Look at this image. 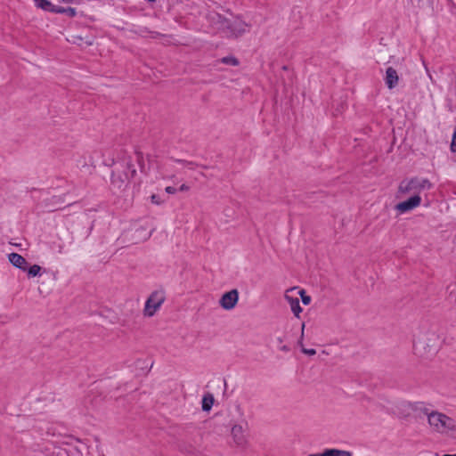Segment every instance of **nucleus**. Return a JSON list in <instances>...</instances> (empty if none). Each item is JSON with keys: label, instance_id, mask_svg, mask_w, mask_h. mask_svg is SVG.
<instances>
[{"label": "nucleus", "instance_id": "f257e3e1", "mask_svg": "<svg viewBox=\"0 0 456 456\" xmlns=\"http://www.w3.org/2000/svg\"><path fill=\"white\" fill-rule=\"evenodd\" d=\"M113 167L111 185L118 190H123L136 175L133 159L130 156L124 155L122 158L113 160Z\"/></svg>", "mask_w": 456, "mask_h": 456}, {"label": "nucleus", "instance_id": "f03ea898", "mask_svg": "<svg viewBox=\"0 0 456 456\" xmlns=\"http://www.w3.org/2000/svg\"><path fill=\"white\" fill-rule=\"evenodd\" d=\"M432 187L433 184L428 178L415 176L411 179H404L398 186L397 197L410 192L419 195L422 191L430 190Z\"/></svg>", "mask_w": 456, "mask_h": 456}, {"label": "nucleus", "instance_id": "7ed1b4c3", "mask_svg": "<svg viewBox=\"0 0 456 456\" xmlns=\"http://www.w3.org/2000/svg\"><path fill=\"white\" fill-rule=\"evenodd\" d=\"M428 425L439 434H444L449 431L456 433V420L446 414L435 411L429 417Z\"/></svg>", "mask_w": 456, "mask_h": 456}, {"label": "nucleus", "instance_id": "20e7f679", "mask_svg": "<svg viewBox=\"0 0 456 456\" xmlns=\"http://www.w3.org/2000/svg\"><path fill=\"white\" fill-rule=\"evenodd\" d=\"M166 299L163 290H155L148 297L144 307V315L151 317L157 310L161 306Z\"/></svg>", "mask_w": 456, "mask_h": 456}, {"label": "nucleus", "instance_id": "39448f33", "mask_svg": "<svg viewBox=\"0 0 456 456\" xmlns=\"http://www.w3.org/2000/svg\"><path fill=\"white\" fill-rule=\"evenodd\" d=\"M437 337L435 333L426 335V338H418L413 341V346L416 351L423 350L425 353L433 354L436 351Z\"/></svg>", "mask_w": 456, "mask_h": 456}, {"label": "nucleus", "instance_id": "423d86ee", "mask_svg": "<svg viewBox=\"0 0 456 456\" xmlns=\"http://www.w3.org/2000/svg\"><path fill=\"white\" fill-rule=\"evenodd\" d=\"M248 28V25L242 20L236 18L232 20L226 22V28L231 37H239L244 34Z\"/></svg>", "mask_w": 456, "mask_h": 456}, {"label": "nucleus", "instance_id": "0eeeda50", "mask_svg": "<svg viewBox=\"0 0 456 456\" xmlns=\"http://www.w3.org/2000/svg\"><path fill=\"white\" fill-rule=\"evenodd\" d=\"M239 300V291L233 289L228 292H225L219 300V305L224 310L233 309Z\"/></svg>", "mask_w": 456, "mask_h": 456}, {"label": "nucleus", "instance_id": "6e6552de", "mask_svg": "<svg viewBox=\"0 0 456 456\" xmlns=\"http://www.w3.org/2000/svg\"><path fill=\"white\" fill-rule=\"evenodd\" d=\"M421 203L419 195L415 194L409 198L407 200L402 201L395 205V208L401 214L409 212L415 208L419 207Z\"/></svg>", "mask_w": 456, "mask_h": 456}, {"label": "nucleus", "instance_id": "1a4fd4ad", "mask_svg": "<svg viewBox=\"0 0 456 456\" xmlns=\"http://www.w3.org/2000/svg\"><path fill=\"white\" fill-rule=\"evenodd\" d=\"M411 411L414 412L415 417L418 419L427 417L428 422L429 417L431 418V414H433L435 411L430 409L428 404L424 402H414L412 403Z\"/></svg>", "mask_w": 456, "mask_h": 456}, {"label": "nucleus", "instance_id": "9d476101", "mask_svg": "<svg viewBox=\"0 0 456 456\" xmlns=\"http://www.w3.org/2000/svg\"><path fill=\"white\" fill-rule=\"evenodd\" d=\"M399 77L397 71L392 68L388 67L386 70L385 76V83L389 89L395 88L398 85Z\"/></svg>", "mask_w": 456, "mask_h": 456}, {"label": "nucleus", "instance_id": "9b49d317", "mask_svg": "<svg viewBox=\"0 0 456 456\" xmlns=\"http://www.w3.org/2000/svg\"><path fill=\"white\" fill-rule=\"evenodd\" d=\"M412 410V403L403 401L396 404L395 413L400 419H406L411 415Z\"/></svg>", "mask_w": 456, "mask_h": 456}, {"label": "nucleus", "instance_id": "f8f14e48", "mask_svg": "<svg viewBox=\"0 0 456 456\" xmlns=\"http://www.w3.org/2000/svg\"><path fill=\"white\" fill-rule=\"evenodd\" d=\"M10 263L22 271H27V267L28 265L27 260L18 253H11L8 256Z\"/></svg>", "mask_w": 456, "mask_h": 456}, {"label": "nucleus", "instance_id": "ddd939ff", "mask_svg": "<svg viewBox=\"0 0 456 456\" xmlns=\"http://www.w3.org/2000/svg\"><path fill=\"white\" fill-rule=\"evenodd\" d=\"M308 456H353V453L346 450L327 448L322 453H312Z\"/></svg>", "mask_w": 456, "mask_h": 456}, {"label": "nucleus", "instance_id": "4468645a", "mask_svg": "<svg viewBox=\"0 0 456 456\" xmlns=\"http://www.w3.org/2000/svg\"><path fill=\"white\" fill-rule=\"evenodd\" d=\"M232 436L237 445H243L245 444V436L243 434V428L240 425H234L232 428Z\"/></svg>", "mask_w": 456, "mask_h": 456}, {"label": "nucleus", "instance_id": "2eb2a0df", "mask_svg": "<svg viewBox=\"0 0 456 456\" xmlns=\"http://www.w3.org/2000/svg\"><path fill=\"white\" fill-rule=\"evenodd\" d=\"M286 300H288L290 309L296 317H299V314L302 312V308L299 304V300L297 297H292L289 295H285Z\"/></svg>", "mask_w": 456, "mask_h": 456}, {"label": "nucleus", "instance_id": "dca6fc26", "mask_svg": "<svg viewBox=\"0 0 456 456\" xmlns=\"http://www.w3.org/2000/svg\"><path fill=\"white\" fill-rule=\"evenodd\" d=\"M214 403V396L212 394L208 393L205 395L202 398V411H209Z\"/></svg>", "mask_w": 456, "mask_h": 456}, {"label": "nucleus", "instance_id": "f3484780", "mask_svg": "<svg viewBox=\"0 0 456 456\" xmlns=\"http://www.w3.org/2000/svg\"><path fill=\"white\" fill-rule=\"evenodd\" d=\"M37 8L42 9L43 11L53 12V10H56V5L53 4L49 0H39L36 5Z\"/></svg>", "mask_w": 456, "mask_h": 456}, {"label": "nucleus", "instance_id": "a211bd4d", "mask_svg": "<svg viewBox=\"0 0 456 456\" xmlns=\"http://www.w3.org/2000/svg\"><path fill=\"white\" fill-rule=\"evenodd\" d=\"M53 13H66L69 17H75L77 15V11L73 7H61L57 6L56 10H53Z\"/></svg>", "mask_w": 456, "mask_h": 456}, {"label": "nucleus", "instance_id": "6ab92c4d", "mask_svg": "<svg viewBox=\"0 0 456 456\" xmlns=\"http://www.w3.org/2000/svg\"><path fill=\"white\" fill-rule=\"evenodd\" d=\"M42 267L38 265H33L29 268L27 267V273L28 278L36 277L41 274Z\"/></svg>", "mask_w": 456, "mask_h": 456}, {"label": "nucleus", "instance_id": "aec40b11", "mask_svg": "<svg viewBox=\"0 0 456 456\" xmlns=\"http://www.w3.org/2000/svg\"><path fill=\"white\" fill-rule=\"evenodd\" d=\"M175 161L183 165L184 167H186L187 168H189L191 170L195 169V167L198 166L196 163H194L192 161H187V160H183V159H175Z\"/></svg>", "mask_w": 456, "mask_h": 456}, {"label": "nucleus", "instance_id": "412c9836", "mask_svg": "<svg viewBox=\"0 0 456 456\" xmlns=\"http://www.w3.org/2000/svg\"><path fill=\"white\" fill-rule=\"evenodd\" d=\"M136 161L140 167L141 172H144V162L142 153L140 151H136Z\"/></svg>", "mask_w": 456, "mask_h": 456}, {"label": "nucleus", "instance_id": "4be33fe9", "mask_svg": "<svg viewBox=\"0 0 456 456\" xmlns=\"http://www.w3.org/2000/svg\"><path fill=\"white\" fill-rule=\"evenodd\" d=\"M221 61L226 65L237 66L240 64L239 59H221Z\"/></svg>", "mask_w": 456, "mask_h": 456}, {"label": "nucleus", "instance_id": "5701e85b", "mask_svg": "<svg viewBox=\"0 0 456 456\" xmlns=\"http://www.w3.org/2000/svg\"><path fill=\"white\" fill-rule=\"evenodd\" d=\"M299 294L301 296V299L304 305H309L311 302V297L307 295H305V292L304 289H301L299 291Z\"/></svg>", "mask_w": 456, "mask_h": 456}, {"label": "nucleus", "instance_id": "b1692460", "mask_svg": "<svg viewBox=\"0 0 456 456\" xmlns=\"http://www.w3.org/2000/svg\"><path fill=\"white\" fill-rule=\"evenodd\" d=\"M451 151L452 152L456 151V127H455V130H454V133H453L452 142L451 143Z\"/></svg>", "mask_w": 456, "mask_h": 456}, {"label": "nucleus", "instance_id": "393cba45", "mask_svg": "<svg viewBox=\"0 0 456 456\" xmlns=\"http://www.w3.org/2000/svg\"><path fill=\"white\" fill-rule=\"evenodd\" d=\"M302 352L307 355H314L316 354V350L314 348L307 349V348L302 347Z\"/></svg>", "mask_w": 456, "mask_h": 456}, {"label": "nucleus", "instance_id": "a878e982", "mask_svg": "<svg viewBox=\"0 0 456 456\" xmlns=\"http://www.w3.org/2000/svg\"><path fill=\"white\" fill-rule=\"evenodd\" d=\"M151 202L156 204V205L161 204V200L159 199V196H158L156 194L151 195Z\"/></svg>", "mask_w": 456, "mask_h": 456}, {"label": "nucleus", "instance_id": "bb28decb", "mask_svg": "<svg viewBox=\"0 0 456 456\" xmlns=\"http://www.w3.org/2000/svg\"><path fill=\"white\" fill-rule=\"evenodd\" d=\"M166 191H167V193H169V194H174V193H175V192H176V189H175V187H173V186H167V187L166 188Z\"/></svg>", "mask_w": 456, "mask_h": 456}, {"label": "nucleus", "instance_id": "cd10ccee", "mask_svg": "<svg viewBox=\"0 0 456 456\" xmlns=\"http://www.w3.org/2000/svg\"><path fill=\"white\" fill-rule=\"evenodd\" d=\"M188 190H189V186H187L186 184H182L179 188V191H185Z\"/></svg>", "mask_w": 456, "mask_h": 456}, {"label": "nucleus", "instance_id": "c85d7f7f", "mask_svg": "<svg viewBox=\"0 0 456 456\" xmlns=\"http://www.w3.org/2000/svg\"><path fill=\"white\" fill-rule=\"evenodd\" d=\"M304 328H305V323H303V324H302V334H301L300 340L298 341V343H299L300 345H302L301 340L303 339V336H304Z\"/></svg>", "mask_w": 456, "mask_h": 456}, {"label": "nucleus", "instance_id": "c756f323", "mask_svg": "<svg viewBox=\"0 0 456 456\" xmlns=\"http://www.w3.org/2000/svg\"><path fill=\"white\" fill-rule=\"evenodd\" d=\"M281 350L288 352L289 350V348L288 346H283L281 347Z\"/></svg>", "mask_w": 456, "mask_h": 456}, {"label": "nucleus", "instance_id": "7c9ffc66", "mask_svg": "<svg viewBox=\"0 0 456 456\" xmlns=\"http://www.w3.org/2000/svg\"><path fill=\"white\" fill-rule=\"evenodd\" d=\"M61 2L63 3H66V4H71L73 3L75 0H61Z\"/></svg>", "mask_w": 456, "mask_h": 456}, {"label": "nucleus", "instance_id": "2f4dec72", "mask_svg": "<svg viewBox=\"0 0 456 456\" xmlns=\"http://www.w3.org/2000/svg\"><path fill=\"white\" fill-rule=\"evenodd\" d=\"M443 456H456V454H444Z\"/></svg>", "mask_w": 456, "mask_h": 456}, {"label": "nucleus", "instance_id": "473e14b6", "mask_svg": "<svg viewBox=\"0 0 456 456\" xmlns=\"http://www.w3.org/2000/svg\"><path fill=\"white\" fill-rule=\"evenodd\" d=\"M33 1H34L35 5H37V4L38 3L39 0H33Z\"/></svg>", "mask_w": 456, "mask_h": 456}, {"label": "nucleus", "instance_id": "72a5a7b5", "mask_svg": "<svg viewBox=\"0 0 456 456\" xmlns=\"http://www.w3.org/2000/svg\"><path fill=\"white\" fill-rule=\"evenodd\" d=\"M150 3H154L156 0H147Z\"/></svg>", "mask_w": 456, "mask_h": 456}, {"label": "nucleus", "instance_id": "f704fd0d", "mask_svg": "<svg viewBox=\"0 0 456 456\" xmlns=\"http://www.w3.org/2000/svg\"><path fill=\"white\" fill-rule=\"evenodd\" d=\"M422 61H424V59H422ZM422 62H423V65H424L425 67H427L426 62H425V61H422Z\"/></svg>", "mask_w": 456, "mask_h": 456}]
</instances>
